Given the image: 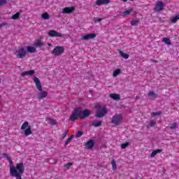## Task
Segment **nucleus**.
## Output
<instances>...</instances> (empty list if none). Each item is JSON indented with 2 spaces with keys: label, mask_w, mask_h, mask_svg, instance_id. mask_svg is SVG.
I'll use <instances>...</instances> for the list:
<instances>
[{
  "label": "nucleus",
  "mask_w": 179,
  "mask_h": 179,
  "mask_svg": "<svg viewBox=\"0 0 179 179\" xmlns=\"http://www.w3.org/2000/svg\"><path fill=\"white\" fill-rule=\"evenodd\" d=\"M3 157H6L10 164V175L11 177H15L16 179H22V175L24 173V165L23 162H20L13 166V161L8 154H3Z\"/></svg>",
  "instance_id": "obj_1"
},
{
  "label": "nucleus",
  "mask_w": 179,
  "mask_h": 179,
  "mask_svg": "<svg viewBox=\"0 0 179 179\" xmlns=\"http://www.w3.org/2000/svg\"><path fill=\"white\" fill-rule=\"evenodd\" d=\"M95 108L96 109L95 113V117L96 118H101V117H104V115L107 114V108L106 106L101 107L100 105H96L95 106Z\"/></svg>",
  "instance_id": "obj_2"
},
{
  "label": "nucleus",
  "mask_w": 179,
  "mask_h": 179,
  "mask_svg": "<svg viewBox=\"0 0 179 179\" xmlns=\"http://www.w3.org/2000/svg\"><path fill=\"white\" fill-rule=\"evenodd\" d=\"M82 108H77L73 110L70 117V121H76L78 118H81Z\"/></svg>",
  "instance_id": "obj_3"
},
{
  "label": "nucleus",
  "mask_w": 179,
  "mask_h": 179,
  "mask_svg": "<svg viewBox=\"0 0 179 179\" xmlns=\"http://www.w3.org/2000/svg\"><path fill=\"white\" fill-rule=\"evenodd\" d=\"M17 58L23 59L27 55V50L24 48H20L15 51Z\"/></svg>",
  "instance_id": "obj_4"
},
{
  "label": "nucleus",
  "mask_w": 179,
  "mask_h": 179,
  "mask_svg": "<svg viewBox=\"0 0 179 179\" xmlns=\"http://www.w3.org/2000/svg\"><path fill=\"white\" fill-rule=\"evenodd\" d=\"M21 129H25L24 131L25 136H29V135L33 134L31 127L29 126V122H24L21 126Z\"/></svg>",
  "instance_id": "obj_5"
},
{
  "label": "nucleus",
  "mask_w": 179,
  "mask_h": 179,
  "mask_svg": "<svg viewBox=\"0 0 179 179\" xmlns=\"http://www.w3.org/2000/svg\"><path fill=\"white\" fill-rule=\"evenodd\" d=\"M64 52H65V48H64V46H55L52 51V54L55 57H59V55H62Z\"/></svg>",
  "instance_id": "obj_6"
},
{
  "label": "nucleus",
  "mask_w": 179,
  "mask_h": 179,
  "mask_svg": "<svg viewBox=\"0 0 179 179\" xmlns=\"http://www.w3.org/2000/svg\"><path fill=\"white\" fill-rule=\"evenodd\" d=\"M122 121V115L116 114L112 117L111 122L115 125H118Z\"/></svg>",
  "instance_id": "obj_7"
},
{
  "label": "nucleus",
  "mask_w": 179,
  "mask_h": 179,
  "mask_svg": "<svg viewBox=\"0 0 179 179\" xmlns=\"http://www.w3.org/2000/svg\"><path fill=\"white\" fill-rule=\"evenodd\" d=\"M164 8V3L163 1H157L155 10L156 12H162V10Z\"/></svg>",
  "instance_id": "obj_8"
},
{
  "label": "nucleus",
  "mask_w": 179,
  "mask_h": 179,
  "mask_svg": "<svg viewBox=\"0 0 179 179\" xmlns=\"http://www.w3.org/2000/svg\"><path fill=\"white\" fill-rule=\"evenodd\" d=\"M73 12H75V7L73 6L65 7L62 9V13L65 15H69L73 13Z\"/></svg>",
  "instance_id": "obj_9"
},
{
  "label": "nucleus",
  "mask_w": 179,
  "mask_h": 179,
  "mask_svg": "<svg viewBox=\"0 0 179 179\" xmlns=\"http://www.w3.org/2000/svg\"><path fill=\"white\" fill-rule=\"evenodd\" d=\"M33 80H34L38 90H39V92H42L43 86H41V82L40 81V79H38V78H37V77H34L33 78Z\"/></svg>",
  "instance_id": "obj_10"
},
{
  "label": "nucleus",
  "mask_w": 179,
  "mask_h": 179,
  "mask_svg": "<svg viewBox=\"0 0 179 179\" xmlns=\"http://www.w3.org/2000/svg\"><path fill=\"white\" fill-rule=\"evenodd\" d=\"M93 38H96V34H88L84 35L81 38V40L83 41H87V40H92Z\"/></svg>",
  "instance_id": "obj_11"
},
{
  "label": "nucleus",
  "mask_w": 179,
  "mask_h": 179,
  "mask_svg": "<svg viewBox=\"0 0 179 179\" xmlns=\"http://www.w3.org/2000/svg\"><path fill=\"white\" fill-rule=\"evenodd\" d=\"M48 36L50 37H62V34H59L55 30H50L48 31Z\"/></svg>",
  "instance_id": "obj_12"
},
{
  "label": "nucleus",
  "mask_w": 179,
  "mask_h": 179,
  "mask_svg": "<svg viewBox=\"0 0 179 179\" xmlns=\"http://www.w3.org/2000/svg\"><path fill=\"white\" fill-rule=\"evenodd\" d=\"M85 149H88V150L93 149V146H94V141L90 139L85 143Z\"/></svg>",
  "instance_id": "obj_13"
},
{
  "label": "nucleus",
  "mask_w": 179,
  "mask_h": 179,
  "mask_svg": "<svg viewBox=\"0 0 179 179\" xmlns=\"http://www.w3.org/2000/svg\"><path fill=\"white\" fill-rule=\"evenodd\" d=\"M90 115V110L85 109L84 110H81V120H85V118H87Z\"/></svg>",
  "instance_id": "obj_14"
},
{
  "label": "nucleus",
  "mask_w": 179,
  "mask_h": 179,
  "mask_svg": "<svg viewBox=\"0 0 179 179\" xmlns=\"http://www.w3.org/2000/svg\"><path fill=\"white\" fill-rule=\"evenodd\" d=\"M48 96V92H47L46 91H43L38 94L37 99L38 100H43V99H45V97H47Z\"/></svg>",
  "instance_id": "obj_15"
},
{
  "label": "nucleus",
  "mask_w": 179,
  "mask_h": 179,
  "mask_svg": "<svg viewBox=\"0 0 179 179\" xmlns=\"http://www.w3.org/2000/svg\"><path fill=\"white\" fill-rule=\"evenodd\" d=\"M34 45L35 48H41V47L44 45V43H43V41H41V40L38 39L34 42Z\"/></svg>",
  "instance_id": "obj_16"
},
{
  "label": "nucleus",
  "mask_w": 179,
  "mask_h": 179,
  "mask_svg": "<svg viewBox=\"0 0 179 179\" xmlns=\"http://www.w3.org/2000/svg\"><path fill=\"white\" fill-rule=\"evenodd\" d=\"M96 3L98 5V6L101 5H107L110 3V0H96Z\"/></svg>",
  "instance_id": "obj_17"
},
{
  "label": "nucleus",
  "mask_w": 179,
  "mask_h": 179,
  "mask_svg": "<svg viewBox=\"0 0 179 179\" xmlns=\"http://www.w3.org/2000/svg\"><path fill=\"white\" fill-rule=\"evenodd\" d=\"M118 52H119L120 57H122V58H124V59H128V58H129V54L124 53L122 52V50H121L120 49L118 50Z\"/></svg>",
  "instance_id": "obj_18"
},
{
  "label": "nucleus",
  "mask_w": 179,
  "mask_h": 179,
  "mask_svg": "<svg viewBox=\"0 0 179 179\" xmlns=\"http://www.w3.org/2000/svg\"><path fill=\"white\" fill-rule=\"evenodd\" d=\"M26 50L27 52H29L31 54L36 52V48L33 46H27Z\"/></svg>",
  "instance_id": "obj_19"
},
{
  "label": "nucleus",
  "mask_w": 179,
  "mask_h": 179,
  "mask_svg": "<svg viewBox=\"0 0 179 179\" xmlns=\"http://www.w3.org/2000/svg\"><path fill=\"white\" fill-rule=\"evenodd\" d=\"M149 97L151 98V100H155V99H157V94L155 93L153 91H150L148 92Z\"/></svg>",
  "instance_id": "obj_20"
},
{
  "label": "nucleus",
  "mask_w": 179,
  "mask_h": 179,
  "mask_svg": "<svg viewBox=\"0 0 179 179\" xmlns=\"http://www.w3.org/2000/svg\"><path fill=\"white\" fill-rule=\"evenodd\" d=\"M102 124H103V122L99 121V120H94L92 122V127H101V125H102Z\"/></svg>",
  "instance_id": "obj_21"
},
{
  "label": "nucleus",
  "mask_w": 179,
  "mask_h": 179,
  "mask_svg": "<svg viewBox=\"0 0 179 179\" xmlns=\"http://www.w3.org/2000/svg\"><path fill=\"white\" fill-rule=\"evenodd\" d=\"M26 75H34V70H29L28 71H24L21 73V76L24 77L26 76Z\"/></svg>",
  "instance_id": "obj_22"
},
{
  "label": "nucleus",
  "mask_w": 179,
  "mask_h": 179,
  "mask_svg": "<svg viewBox=\"0 0 179 179\" xmlns=\"http://www.w3.org/2000/svg\"><path fill=\"white\" fill-rule=\"evenodd\" d=\"M110 97L113 99V100H120L121 96H120V94H110Z\"/></svg>",
  "instance_id": "obj_23"
},
{
  "label": "nucleus",
  "mask_w": 179,
  "mask_h": 179,
  "mask_svg": "<svg viewBox=\"0 0 179 179\" xmlns=\"http://www.w3.org/2000/svg\"><path fill=\"white\" fill-rule=\"evenodd\" d=\"M162 151H163V149H157V150H155L151 153V157H155V156H156V155H157L158 153H162Z\"/></svg>",
  "instance_id": "obj_24"
},
{
  "label": "nucleus",
  "mask_w": 179,
  "mask_h": 179,
  "mask_svg": "<svg viewBox=\"0 0 179 179\" xmlns=\"http://www.w3.org/2000/svg\"><path fill=\"white\" fill-rule=\"evenodd\" d=\"M178 20H179V15H175L173 17H172V18L170 20V22L174 24L177 23V22H178Z\"/></svg>",
  "instance_id": "obj_25"
},
{
  "label": "nucleus",
  "mask_w": 179,
  "mask_h": 179,
  "mask_svg": "<svg viewBox=\"0 0 179 179\" xmlns=\"http://www.w3.org/2000/svg\"><path fill=\"white\" fill-rule=\"evenodd\" d=\"M20 17V13H16L15 14L13 15L10 17L13 20H17Z\"/></svg>",
  "instance_id": "obj_26"
},
{
  "label": "nucleus",
  "mask_w": 179,
  "mask_h": 179,
  "mask_svg": "<svg viewBox=\"0 0 179 179\" xmlns=\"http://www.w3.org/2000/svg\"><path fill=\"white\" fill-rule=\"evenodd\" d=\"M162 41L165 43L167 45H171V41H170V38H163Z\"/></svg>",
  "instance_id": "obj_27"
},
{
  "label": "nucleus",
  "mask_w": 179,
  "mask_h": 179,
  "mask_svg": "<svg viewBox=\"0 0 179 179\" xmlns=\"http://www.w3.org/2000/svg\"><path fill=\"white\" fill-rule=\"evenodd\" d=\"M120 73H121V70L120 69H116L115 71H113V78H117V76H118V75H120Z\"/></svg>",
  "instance_id": "obj_28"
},
{
  "label": "nucleus",
  "mask_w": 179,
  "mask_h": 179,
  "mask_svg": "<svg viewBox=\"0 0 179 179\" xmlns=\"http://www.w3.org/2000/svg\"><path fill=\"white\" fill-rule=\"evenodd\" d=\"M41 17L42 19H45V20H48L50 19V15L48 13H43Z\"/></svg>",
  "instance_id": "obj_29"
},
{
  "label": "nucleus",
  "mask_w": 179,
  "mask_h": 179,
  "mask_svg": "<svg viewBox=\"0 0 179 179\" xmlns=\"http://www.w3.org/2000/svg\"><path fill=\"white\" fill-rule=\"evenodd\" d=\"M111 164H112V169L113 171H115V170H117V164L115 162V159L112 160Z\"/></svg>",
  "instance_id": "obj_30"
},
{
  "label": "nucleus",
  "mask_w": 179,
  "mask_h": 179,
  "mask_svg": "<svg viewBox=\"0 0 179 179\" xmlns=\"http://www.w3.org/2000/svg\"><path fill=\"white\" fill-rule=\"evenodd\" d=\"M72 139H73V135H71V136H70L69 138H67V140L64 143L65 146H66L67 145H69V143H71V141H72Z\"/></svg>",
  "instance_id": "obj_31"
},
{
  "label": "nucleus",
  "mask_w": 179,
  "mask_h": 179,
  "mask_svg": "<svg viewBox=\"0 0 179 179\" xmlns=\"http://www.w3.org/2000/svg\"><path fill=\"white\" fill-rule=\"evenodd\" d=\"M131 12H132V9L124 11L123 13H122L123 17H125L126 16H128V15H129L131 13Z\"/></svg>",
  "instance_id": "obj_32"
},
{
  "label": "nucleus",
  "mask_w": 179,
  "mask_h": 179,
  "mask_svg": "<svg viewBox=\"0 0 179 179\" xmlns=\"http://www.w3.org/2000/svg\"><path fill=\"white\" fill-rule=\"evenodd\" d=\"M169 125H170V129L171 130L176 129L177 128L176 122L171 123Z\"/></svg>",
  "instance_id": "obj_33"
},
{
  "label": "nucleus",
  "mask_w": 179,
  "mask_h": 179,
  "mask_svg": "<svg viewBox=\"0 0 179 179\" xmlns=\"http://www.w3.org/2000/svg\"><path fill=\"white\" fill-rule=\"evenodd\" d=\"M157 115H162V111H158V112H152L151 113V117H156Z\"/></svg>",
  "instance_id": "obj_34"
},
{
  "label": "nucleus",
  "mask_w": 179,
  "mask_h": 179,
  "mask_svg": "<svg viewBox=\"0 0 179 179\" xmlns=\"http://www.w3.org/2000/svg\"><path fill=\"white\" fill-rule=\"evenodd\" d=\"M138 23H139V20H134L131 21V26H137Z\"/></svg>",
  "instance_id": "obj_35"
},
{
  "label": "nucleus",
  "mask_w": 179,
  "mask_h": 179,
  "mask_svg": "<svg viewBox=\"0 0 179 179\" xmlns=\"http://www.w3.org/2000/svg\"><path fill=\"white\" fill-rule=\"evenodd\" d=\"M129 146V143L126 142L124 143L121 144V149H127V147Z\"/></svg>",
  "instance_id": "obj_36"
},
{
  "label": "nucleus",
  "mask_w": 179,
  "mask_h": 179,
  "mask_svg": "<svg viewBox=\"0 0 179 179\" xmlns=\"http://www.w3.org/2000/svg\"><path fill=\"white\" fill-rule=\"evenodd\" d=\"M72 164H73L72 162H69L64 165V167H65V169H66V170H69V169H71V166H72Z\"/></svg>",
  "instance_id": "obj_37"
},
{
  "label": "nucleus",
  "mask_w": 179,
  "mask_h": 179,
  "mask_svg": "<svg viewBox=\"0 0 179 179\" xmlns=\"http://www.w3.org/2000/svg\"><path fill=\"white\" fill-rule=\"evenodd\" d=\"M83 135V131H78V133L76 134V138H80Z\"/></svg>",
  "instance_id": "obj_38"
},
{
  "label": "nucleus",
  "mask_w": 179,
  "mask_h": 179,
  "mask_svg": "<svg viewBox=\"0 0 179 179\" xmlns=\"http://www.w3.org/2000/svg\"><path fill=\"white\" fill-rule=\"evenodd\" d=\"M49 124L50 125H57V121L54 119H50Z\"/></svg>",
  "instance_id": "obj_39"
},
{
  "label": "nucleus",
  "mask_w": 179,
  "mask_h": 179,
  "mask_svg": "<svg viewBox=\"0 0 179 179\" xmlns=\"http://www.w3.org/2000/svg\"><path fill=\"white\" fill-rule=\"evenodd\" d=\"M7 2L8 1L6 0H0V6H3V5H6Z\"/></svg>",
  "instance_id": "obj_40"
},
{
  "label": "nucleus",
  "mask_w": 179,
  "mask_h": 179,
  "mask_svg": "<svg viewBox=\"0 0 179 179\" xmlns=\"http://www.w3.org/2000/svg\"><path fill=\"white\" fill-rule=\"evenodd\" d=\"M150 127H155V126H156V121H155V120H151V121L150 122Z\"/></svg>",
  "instance_id": "obj_41"
},
{
  "label": "nucleus",
  "mask_w": 179,
  "mask_h": 179,
  "mask_svg": "<svg viewBox=\"0 0 179 179\" xmlns=\"http://www.w3.org/2000/svg\"><path fill=\"white\" fill-rule=\"evenodd\" d=\"M5 26H8V22H3L0 24V29H2V27H5Z\"/></svg>",
  "instance_id": "obj_42"
},
{
  "label": "nucleus",
  "mask_w": 179,
  "mask_h": 179,
  "mask_svg": "<svg viewBox=\"0 0 179 179\" xmlns=\"http://www.w3.org/2000/svg\"><path fill=\"white\" fill-rule=\"evenodd\" d=\"M69 133V130H66L65 132L63 134L62 138H66V135Z\"/></svg>",
  "instance_id": "obj_43"
},
{
  "label": "nucleus",
  "mask_w": 179,
  "mask_h": 179,
  "mask_svg": "<svg viewBox=\"0 0 179 179\" xmlns=\"http://www.w3.org/2000/svg\"><path fill=\"white\" fill-rule=\"evenodd\" d=\"M51 163H52V164H57V159H52Z\"/></svg>",
  "instance_id": "obj_44"
},
{
  "label": "nucleus",
  "mask_w": 179,
  "mask_h": 179,
  "mask_svg": "<svg viewBox=\"0 0 179 179\" xmlns=\"http://www.w3.org/2000/svg\"><path fill=\"white\" fill-rule=\"evenodd\" d=\"M150 62H155V64H157V62H159L157 60L151 59Z\"/></svg>",
  "instance_id": "obj_45"
},
{
  "label": "nucleus",
  "mask_w": 179,
  "mask_h": 179,
  "mask_svg": "<svg viewBox=\"0 0 179 179\" xmlns=\"http://www.w3.org/2000/svg\"><path fill=\"white\" fill-rule=\"evenodd\" d=\"M101 20H103L102 18H98V19H96V22H101Z\"/></svg>",
  "instance_id": "obj_46"
},
{
  "label": "nucleus",
  "mask_w": 179,
  "mask_h": 179,
  "mask_svg": "<svg viewBox=\"0 0 179 179\" xmlns=\"http://www.w3.org/2000/svg\"><path fill=\"white\" fill-rule=\"evenodd\" d=\"M48 47H52V44H51V43H48Z\"/></svg>",
  "instance_id": "obj_47"
},
{
  "label": "nucleus",
  "mask_w": 179,
  "mask_h": 179,
  "mask_svg": "<svg viewBox=\"0 0 179 179\" xmlns=\"http://www.w3.org/2000/svg\"><path fill=\"white\" fill-rule=\"evenodd\" d=\"M136 100H139V96H136Z\"/></svg>",
  "instance_id": "obj_48"
},
{
  "label": "nucleus",
  "mask_w": 179,
  "mask_h": 179,
  "mask_svg": "<svg viewBox=\"0 0 179 179\" xmlns=\"http://www.w3.org/2000/svg\"><path fill=\"white\" fill-rule=\"evenodd\" d=\"M123 2H127L128 0H122Z\"/></svg>",
  "instance_id": "obj_49"
},
{
  "label": "nucleus",
  "mask_w": 179,
  "mask_h": 179,
  "mask_svg": "<svg viewBox=\"0 0 179 179\" xmlns=\"http://www.w3.org/2000/svg\"><path fill=\"white\" fill-rule=\"evenodd\" d=\"M130 1H134V0H130Z\"/></svg>",
  "instance_id": "obj_50"
}]
</instances>
